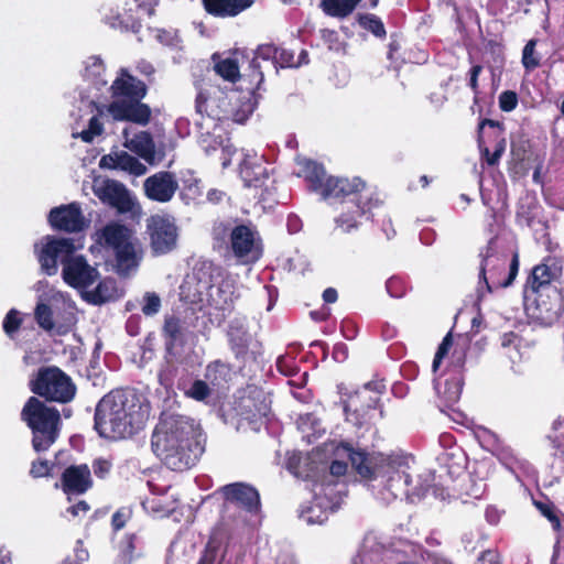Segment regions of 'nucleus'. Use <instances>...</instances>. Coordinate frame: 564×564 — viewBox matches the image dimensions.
<instances>
[{
    "instance_id": "obj_31",
    "label": "nucleus",
    "mask_w": 564,
    "mask_h": 564,
    "mask_svg": "<svg viewBox=\"0 0 564 564\" xmlns=\"http://www.w3.org/2000/svg\"><path fill=\"white\" fill-rule=\"evenodd\" d=\"M253 0H203L205 10L215 17H236L245 11Z\"/></svg>"
},
{
    "instance_id": "obj_17",
    "label": "nucleus",
    "mask_w": 564,
    "mask_h": 564,
    "mask_svg": "<svg viewBox=\"0 0 564 564\" xmlns=\"http://www.w3.org/2000/svg\"><path fill=\"white\" fill-rule=\"evenodd\" d=\"M75 305L70 301L63 300V307L54 308L43 302H39L34 310V318L37 325L46 332L56 330L66 333L75 324Z\"/></svg>"
},
{
    "instance_id": "obj_56",
    "label": "nucleus",
    "mask_w": 564,
    "mask_h": 564,
    "mask_svg": "<svg viewBox=\"0 0 564 564\" xmlns=\"http://www.w3.org/2000/svg\"><path fill=\"white\" fill-rule=\"evenodd\" d=\"M278 65L280 67H295L294 53L284 47H279V52L276 54L275 62H274L275 69H276Z\"/></svg>"
},
{
    "instance_id": "obj_4",
    "label": "nucleus",
    "mask_w": 564,
    "mask_h": 564,
    "mask_svg": "<svg viewBox=\"0 0 564 564\" xmlns=\"http://www.w3.org/2000/svg\"><path fill=\"white\" fill-rule=\"evenodd\" d=\"M149 410V404L134 391L113 390L97 403L94 427L104 438H128L144 427Z\"/></svg>"
},
{
    "instance_id": "obj_39",
    "label": "nucleus",
    "mask_w": 564,
    "mask_h": 564,
    "mask_svg": "<svg viewBox=\"0 0 564 564\" xmlns=\"http://www.w3.org/2000/svg\"><path fill=\"white\" fill-rule=\"evenodd\" d=\"M184 325L182 321L175 316L166 317L163 326V334L165 337V346L167 351L182 344L184 340Z\"/></svg>"
},
{
    "instance_id": "obj_14",
    "label": "nucleus",
    "mask_w": 564,
    "mask_h": 564,
    "mask_svg": "<svg viewBox=\"0 0 564 564\" xmlns=\"http://www.w3.org/2000/svg\"><path fill=\"white\" fill-rule=\"evenodd\" d=\"M31 390L46 400L59 403L72 401L76 394V386L70 377L56 367L40 369L36 378L31 381Z\"/></svg>"
},
{
    "instance_id": "obj_46",
    "label": "nucleus",
    "mask_w": 564,
    "mask_h": 564,
    "mask_svg": "<svg viewBox=\"0 0 564 564\" xmlns=\"http://www.w3.org/2000/svg\"><path fill=\"white\" fill-rule=\"evenodd\" d=\"M358 22L361 28L371 32L377 37H383L386 35V29L382 21L375 14H359Z\"/></svg>"
},
{
    "instance_id": "obj_44",
    "label": "nucleus",
    "mask_w": 564,
    "mask_h": 564,
    "mask_svg": "<svg viewBox=\"0 0 564 564\" xmlns=\"http://www.w3.org/2000/svg\"><path fill=\"white\" fill-rule=\"evenodd\" d=\"M143 509L154 517L163 518L167 517L176 508L175 500L165 501L161 497H152L142 501Z\"/></svg>"
},
{
    "instance_id": "obj_3",
    "label": "nucleus",
    "mask_w": 564,
    "mask_h": 564,
    "mask_svg": "<svg viewBox=\"0 0 564 564\" xmlns=\"http://www.w3.org/2000/svg\"><path fill=\"white\" fill-rule=\"evenodd\" d=\"M151 446L162 463L175 471L192 468L204 453V438L194 419L176 413H162Z\"/></svg>"
},
{
    "instance_id": "obj_49",
    "label": "nucleus",
    "mask_w": 564,
    "mask_h": 564,
    "mask_svg": "<svg viewBox=\"0 0 564 564\" xmlns=\"http://www.w3.org/2000/svg\"><path fill=\"white\" fill-rule=\"evenodd\" d=\"M21 324V313L15 308H11L3 318L2 328L6 335L13 339Z\"/></svg>"
},
{
    "instance_id": "obj_8",
    "label": "nucleus",
    "mask_w": 564,
    "mask_h": 564,
    "mask_svg": "<svg viewBox=\"0 0 564 564\" xmlns=\"http://www.w3.org/2000/svg\"><path fill=\"white\" fill-rule=\"evenodd\" d=\"M112 101L107 106L108 113L116 121H129L145 126L150 121L151 109L141 102L147 95V85L132 76L126 68H121L107 88Z\"/></svg>"
},
{
    "instance_id": "obj_21",
    "label": "nucleus",
    "mask_w": 564,
    "mask_h": 564,
    "mask_svg": "<svg viewBox=\"0 0 564 564\" xmlns=\"http://www.w3.org/2000/svg\"><path fill=\"white\" fill-rule=\"evenodd\" d=\"M465 364V354L462 351H455L453 354L452 367L453 369L448 372V378L444 381L442 389V382L434 380V390L436 394L444 400L447 405L456 403L462 394L463 389V373L462 368Z\"/></svg>"
},
{
    "instance_id": "obj_25",
    "label": "nucleus",
    "mask_w": 564,
    "mask_h": 564,
    "mask_svg": "<svg viewBox=\"0 0 564 564\" xmlns=\"http://www.w3.org/2000/svg\"><path fill=\"white\" fill-rule=\"evenodd\" d=\"M554 278V272L546 264L535 265L532 270L531 276L528 279L525 286V297H529V292L533 294H538V297L534 299L536 303V308L543 313L549 312L550 308L546 307L545 302L542 300L541 291L547 290L552 291L554 296L557 299L558 294L555 289L550 288V283Z\"/></svg>"
},
{
    "instance_id": "obj_54",
    "label": "nucleus",
    "mask_w": 564,
    "mask_h": 564,
    "mask_svg": "<svg viewBox=\"0 0 564 564\" xmlns=\"http://www.w3.org/2000/svg\"><path fill=\"white\" fill-rule=\"evenodd\" d=\"M453 345V338H452V334L448 333L442 340L441 345L438 346V349L435 354V357H434V360H433V365H432V369L434 372L437 371L443 358L448 354L451 347Z\"/></svg>"
},
{
    "instance_id": "obj_30",
    "label": "nucleus",
    "mask_w": 564,
    "mask_h": 564,
    "mask_svg": "<svg viewBox=\"0 0 564 564\" xmlns=\"http://www.w3.org/2000/svg\"><path fill=\"white\" fill-rule=\"evenodd\" d=\"M123 145L148 162L154 159V142L149 132H132L130 128L122 130Z\"/></svg>"
},
{
    "instance_id": "obj_18",
    "label": "nucleus",
    "mask_w": 564,
    "mask_h": 564,
    "mask_svg": "<svg viewBox=\"0 0 564 564\" xmlns=\"http://www.w3.org/2000/svg\"><path fill=\"white\" fill-rule=\"evenodd\" d=\"M148 232L152 251L155 254H165L176 247L177 227L174 219L169 216L154 215L148 219Z\"/></svg>"
},
{
    "instance_id": "obj_36",
    "label": "nucleus",
    "mask_w": 564,
    "mask_h": 564,
    "mask_svg": "<svg viewBox=\"0 0 564 564\" xmlns=\"http://www.w3.org/2000/svg\"><path fill=\"white\" fill-rule=\"evenodd\" d=\"M496 455L499 462L513 474L518 480H520L521 475L528 474L530 470V464L525 459L518 457L510 448L502 447L498 449Z\"/></svg>"
},
{
    "instance_id": "obj_33",
    "label": "nucleus",
    "mask_w": 564,
    "mask_h": 564,
    "mask_svg": "<svg viewBox=\"0 0 564 564\" xmlns=\"http://www.w3.org/2000/svg\"><path fill=\"white\" fill-rule=\"evenodd\" d=\"M341 446L354 449L347 443L330 442V443L324 444V448H323L324 453L330 454L333 456V459L329 465V476H327V478H332V477L338 478V477L344 476L347 471L348 466H347V463L345 459H349L350 462H351V459L349 456L340 455L338 453V448Z\"/></svg>"
},
{
    "instance_id": "obj_1",
    "label": "nucleus",
    "mask_w": 564,
    "mask_h": 564,
    "mask_svg": "<svg viewBox=\"0 0 564 564\" xmlns=\"http://www.w3.org/2000/svg\"><path fill=\"white\" fill-rule=\"evenodd\" d=\"M297 175L304 177L312 192L319 194L323 200L338 212L334 223L344 234L357 230L378 205V199L373 198L366 182L358 176L327 175L324 166L312 160L300 162Z\"/></svg>"
},
{
    "instance_id": "obj_52",
    "label": "nucleus",
    "mask_w": 564,
    "mask_h": 564,
    "mask_svg": "<svg viewBox=\"0 0 564 564\" xmlns=\"http://www.w3.org/2000/svg\"><path fill=\"white\" fill-rule=\"evenodd\" d=\"M386 289L390 296L400 299L406 293V283L399 276H392L387 281Z\"/></svg>"
},
{
    "instance_id": "obj_2",
    "label": "nucleus",
    "mask_w": 564,
    "mask_h": 564,
    "mask_svg": "<svg viewBox=\"0 0 564 564\" xmlns=\"http://www.w3.org/2000/svg\"><path fill=\"white\" fill-rule=\"evenodd\" d=\"M338 453L350 457L351 466L362 478L368 479L375 497L386 503L403 496L411 501L422 499L430 489V485L423 482L421 478L413 480L412 456L368 454L361 449L343 446L338 448Z\"/></svg>"
},
{
    "instance_id": "obj_6",
    "label": "nucleus",
    "mask_w": 564,
    "mask_h": 564,
    "mask_svg": "<svg viewBox=\"0 0 564 564\" xmlns=\"http://www.w3.org/2000/svg\"><path fill=\"white\" fill-rule=\"evenodd\" d=\"M180 296L198 310L213 307L226 311L239 294L234 276L212 263H203L186 275L180 286Z\"/></svg>"
},
{
    "instance_id": "obj_41",
    "label": "nucleus",
    "mask_w": 564,
    "mask_h": 564,
    "mask_svg": "<svg viewBox=\"0 0 564 564\" xmlns=\"http://www.w3.org/2000/svg\"><path fill=\"white\" fill-rule=\"evenodd\" d=\"M361 0H322L321 8L325 14L344 19L348 17Z\"/></svg>"
},
{
    "instance_id": "obj_48",
    "label": "nucleus",
    "mask_w": 564,
    "mask_h": 564,
    "mask_svg": "<svg viewBox=\"0 0 564 564\" xmlns=\"http://www.w3.org/2000/svg\"><path fill=\"white\" fill-rule=\"evenodd\" d=\"M178 375V368L173 362L165 361L159 371L158 378L159 382L166 390H170L174 387L176 376Z\"/></svg>"
},
{
    "instance_id": "obj_63",
    "label": "nucleus",
    "mask_w": 564,
    "mask_h": 564,
    "mask_svg": "<svg viewBox=\"0 0 564 564\" xmlns=\"http://www.w3.org/2000/svg\"><path fill=\"white\" fill-rule=\"evenodd\" d=\"M175 129L180 137L184 138L191 133V122L187 118L181 117L175 121Z\"/></svg>"
},
{
    "instance_id": "obj_58",
    "label": "nucleus",
    "mask_w": 564,
    "mask_h": 564,
    "mask_svg": "<svg viewBox=\"0 0 564 564\" xmlns=\"http://www.w3.org/2000/svg\"><path fill=\"white\" fill-rule=\"evenodd\" d=\"M321 36L329 50L338 51L341 43L339 42L338 33L334 30L324 29L321 30Z\"/></svg>"
},
{
    "instance_id": "obj_43",
    "label": "nucleus",
    "mask_w": 564,
    "mask_h": 564,
    "mask_svg": "<svg viewBox=\"0 0 564 564\" xmlns=\"http://www.w3.org/2000/svg\"><path fill=\"white\" fill-rule=\"evenodd\" d=\"M139 536L134 533L126 534L118 543V554L115 564H131L134 560V551L138 549Z\"/></svg>"
},
{
    "instance_id": "obj_59",
    "label": "nucleus",
    "mask_w": 564,
    "mask_h": 564,
    "mask_svg": "<svg viewBox=\"0 0 564 564\" xmlns=\"http://www.w3.org/2000/svg\"><path fill=\"white\" fill-rule=\"evenodd\" d=\"M111 469V463L104 458H97L93 463L94 474L99 478H105Z\"/></svg>"
},
{
    "instance_id": "obj_13",
    "label": "nucleus",
    "mask_w": 564,
    "mask_h": 564,
    "mask_svg": "<svg viewBox=\"0 0 564 564\" xmlns=\"http://www.w3.org/2000/svg\"><path fill=\"white\" fill-rule=\"evenodd\" d=\"M345 484L327 479L313 486V501L300 512V518L307 524H322L328 514L336 511L343 500Z\"/></svg>"
},
{
    "instance_id": "obj_20",
    "label": "nucleus",
    "mask_w": 564,
    "mask_h": 564,
    "mask_svg": "<svg viewBox=\"0 0 564 564\" xmlns=\"http://www.w3.org/2000/svg\"><path fill=\"white\" fill-rule=\"evenodd\" d=\"M48 224L55 230L79 232L88 226L78 203L54 207L48 214Z\"/></svg>"
},
{
    "instance_id": "obj_29",
    "label": "nucleus",
    "mask_w": 564,
    "mask_h": 564,
    "mask_svg": "<svg viewBox=\"0 0 564 564\" xmlns=\"http://www.w3.org/2000/svg\"><path fill=\"white\" fill-rule=\"evenodd\" d=\"M239 173L247 187H259L268 177L267 169L262 163V156L257 153H242Z\"/></svg>"
},
{
    "instance_id": "obj_62",
    "label": "nucleus",
    "mask_w": 564,
    "mask_h": 564,
    "mask_svg": "<svg viewBox=\"0 0 564 564\" xmlns=\"http://www.w3.org/2000/svg\"><path fill=\"white\" fill-rule=\"evenodd\" d=\"M333 358L337 362H344L348 358V347L343 343L336 344L333 349Z\"/></svg>"
},
{
    "instance_id": "obj_37",
    "label": "nucleus",
    "mask_w": 564,
    "mask_h": 564,
    "mask_svg": "<svg viewBox=\"0 0 564 564\" xmlns=\"http://www.w3.org/2000/svg\"><path fill=\"white\" fill-rule=\"evenodd\" d=\"M278 370L291 379L289 380V384L296 388H303L306 384L307 372L299 375V367L296 365L295 358L290 355L280 356L276 360Z\"/></svg>"
},
{
    "instance_id": "obj_57",
    "label": "nucleus",
    "mask_w": 564,
    "mask_h": 564,
    "mask_svg": "<svg viewBox=\"0 0 564 564\" xmlns=\"http://www.w3.org/2000/svg\"><path fill=\"white\" fill-rule=\"evenodd\" d=\"M131 509L129 507H122L120 509H118L113 514H112V518H111V525L115 531H119L121 530L126 522L130 519L131 517Z\"/></svg>"
},
{
    "instance_id": "obj_27",
    "label": "nucleus",
    "mask_w": 564,
    "mask_h": 564,
    "mask_svg": "<svg viewBox=\"0 0 564 564\" xmlns=\"http://www.w3.org/2000/svg\"><path fill=\"white\" fill-rule=\"evenodd\" d=\"M91 485L90 469L86 464L69 466L62 475V489L67 495H82Z\"/></svg>"
},
{
    "instance_id": "obj_53",
    "label": "nucleus",
    "mask_w": 564,
    "mask_h": 564,
    "mask_svg": "<svg viewBox=\"0 0 564 564\" xmlns=\"http://www.w3.org/2000/svg\"><path fill=\"white\" fill-rule=\"evenodd\" d=\"M156 40L165 46L172 48H181V39L175 31L158 30Z\"/></svg>"
},
{
    "instance_id": "obj_38",
    "label": "nucleus",
    "mask_w": 564,
    "mask_h": 564,
    "mask_svg": "<svg viewBox=\"0 0 564 564\" xmlns=\"http://www.w3.org/2000/svg\"><path fill=\"white\" fill-rule=\"evenodd\" d=\"M177 388L184 392V394L195 401L207 403L213 392L215 391L213 387L206 381L202 379L194 380L189 386H187L181 379L177 380Z\"/></svg>"
},
{
    "instance_id": "obj_12",
    "label": "nucleus",
    "mask_w": 564,
    "mask_h": 564,
    "mask_svg": "<svg viewBox=\"0 0 564 564\" xmlns=\"http://www.w3.org/2000/svg\"><path fill=\"white\" fill-rule=\"evenodd\" d=\"M97 241L110 249L116 258V269L120 275H127L139 265L141 254L137 239L123 225L110 223L97 232Z\"/></svg>"
},
{
    "instance_id": "obj_35",
    "label": "nucleus",
    "mask_w": 564,
    "mask_h": 564,
    "mask_svg": "<svg viewBox=\"0 0 564 564\" xmlns=\"http://www.w3.org/2000/svg\"><path fill=\"white\" fill-rule=\"evenodd\" d=\"M230 378V366L220 360H215L206 367L205 380L214 388V390L224 388Z\"/></svg>"
},
{
    "instance_id": "obj_10",
    "label": "nucleus",
    "mask_w": 564,
    "mask_h": 564,
    "mask_svg": "<svg viewBox=\"0 0 564 564\" xmlns=\"http://www.w3.org/2000/svg\"><path fill=\"white\" fill-rule=\"evenodd\" d=\"M214 239L226 242V249L238 264L249 265L258 262L263 254L262 239L251 226L243 224L231 226L229 223L216 224Z\"/></svg>"
},
{
    "instance_id": "obj_16",
    "label": "nucleus",
    "mask_w": 564,
    "mask_h": 564,
    "mask_svg": "<svg viewBox=\"0 0 564 564\" xmlns=\"http://www.w3.org/2000/svg\"><path fill=\"white\" fill-rule=\"evenodd\" d=\"M105 72L104 62L99 56H89L84 62L83 77L88 86L78 89V108L80 111L85 110L91 113L98 110L100 112L97 99L99 98V93L106 88L108 83L105 78Z\"/></svg>"
},
{
    "instance_id": "obj_5",
    "label": "nucleus",
    "mask_w": 564,
    "mask_h": 564,
    "mask_svg": "<svg viewBox=\"0 0 564 564\" xmlns=\"http://www.w3.org/2000/svg\"><path fill=\"white\" fill-rule=\"evenodd\" d=\"M34 251L42 271L47 275L55 274L58 262H61L65 283L79 290L83 296L100 278L98 270L90 265L83 256H74L73 239L47 235L34 245Z\"/></svg>"
},
{
    "instance_id": "obj_28",
    "label": "nucleus",
    "mask_w": 564,
    "mask_h": 564,
    "mask_svg": "<svg viewBox=\"0 0 564 564\" xmlns=\"http://www.w3.org/2000/svg\"><path fill=\"white\" fill-rule=\"evenodd\" d=\"M101 169L121 170L134 176L145 174L147 166L123 150H111L99 161Z\"/></svg>"
},
{
    "instance_id": "obj_45",
    "label": "nucleus",
    "mask_w": 564,
    "mask_h": 564,
    "mask_svg": "<svg viewBox=\"0 0 564 564\" xmlns=\"http://www.w3.org/2000/svg\"><path fill=\"white\" fill-rule=\"evenodd\" d=\"M215 130L216 129H209V133H208L207 129H203V130L198 129V132H199L198 143H199L200 148L207 154H209L213 151H217L219 148L221 149V152L224 154H226V153L229 154L230 147L223 144V140L220 139V137L215 135Z\"/></svg>"
},
{
    "instance_id": "obj_40",
    "label": "nucleus",
    "mask_w": 564,
    "mask_h": 564,
    "mask_svg": "<svg viewBox=\"0 0 564 564\" xmlns=\"http://www.w3.org/2000/svg\"><path fill=\"white\" fill-rule=\"evenodd\" d=\"M109 12L104 13V21L112 29H119L121 31H131L138 33L141 24L138 19L131 14H120L112 9H108Z\"/></svg>"
},
{
    "instance_id": "obj_32",
    "label": "nucleus",
    "mask_w": 564,
    "mask_h": 564,
    "mask_svg": "<svg viewBox=\"0 0 564 564\" xmlns=\"http://www.w3.org/2000/svg\"><path fill=\"white\" fill-rule=\"evenodd\" d=\"M120 296L117 282L113 279L106 278L100 280L94 290L85 292L84 299L95 305L115 301Z\"/></svg>"
},
{
    "instance_id": "obj_64",
    "label": "nucleus",
    "mask_w": 564,
    "mask_h": 564,
    "mask_svg": "<svg viewBox=\"0 0 564 564\" xmlns=\"http://www.w3.org/2000/svg\"><path fill=\"white\" fill-rule=\"evenodd\" d=\"M215 560L216 550L212 545V542H209L197 564H215Z\"/></svg>"
},
{
    "instance_id": "obj_42",
    "label": "nucleus",
    "mask_w": 564,
    "mask_h": 564,
    "mask_svg": "<svg viewBox=\"0 0 564 564\" xmlns=\"http://www.w3.org/2000/svg\"><path fill=\"white\" fill-rule=\"evenodd\" d=\"M213 59L216 74L225 80L235 83L241 77L237 58L230 56L220 58V56L215 54Z\"/></svg>"
},
{
    "instance_id": "obj_15",
    "label": "nucleus",
    "mask_w": 564,
    "mask_h": 564,
    "mask_svg": "<svg viewBox=\"0 0 564 564\" xmlns=\"http://www.w3.org/2000/svg\"><path fill=\"white\" fill-rule=\"evenodd\" d=\"M384 391L386 384L383 380L376 379L346 394L347 398L343 400L346 420L356 426H362L367 421L368 412L376 409L380 401V395Z\"/></svg>"
},
{
    "instance_id": "obj_23",
    "label": "nucleus",
    "mask_w": 564,
    "mask_h": 564,
    "mask_svg": "<svg viewBox=\"0 0 564 564\" xmlns=\"http://www.w3.org/2000/svg\"><path fill=\"white\" fill-rule=\"evenodd\" d=\"M143 186L144 192L150 199L166 203L174 196L178 188V183L174 174L170 172H159L149 176L144 181Z\"/></svg>"
},
{
    "instance_id": "obj_47",
    "label": "nucleus",
    "mask_w": 564,
    "mask_h": 564,
    "mask_svg": "<svg viewBox=\"0 0 564 564\" xmlns=\"http://www.w3.org/2000/svg\"><path fill=\"white\" fill-rule=\"evenodd\" d=\"M536 43L535 39H531L522 51V65L528 72L535 69L540 65V56L535 52Z\"/></svg>"
},
{
    "instance_id": "obj_51",
    "label": "nucleus",
    "mask_w": 564,
    "mask_h": 564,
    "mask_svg": "<svg viewBox=\"0 0 564 564\" xmlns=\"http://www.w3.org/2000/svg\"><path fill=\"white\" fill-rule=\"evenodd\" d=\"M161 307V299L154 292H147L143 296L142 313L147 316H152L159 313Z\"/></svg>"
},
{
    "instance_id": "obj_55",
    "label": "nucleus",
    "mask_w": 564,
    "mask_h": 564,
    "mask_svg": "<svg viewBox=\"0 0 564 564\" xmlns=\"http://www.w3.org/2000/svg\"><path fill=\"white\" fill-rule=\"evenodd\" d=\"M518 106V95L513 90H505L499 95V108L505 112L513 111Z\"/></svg>"
},
{
    "instance_id": "obj_11",
    "label": "nucleus",
    "mask_w": 564,
    "mask_h": 564,
    "mask_svg": "<svg viewBox=\"0 0 564 564\" xmlns=\"http://www.w3.org/2000/svg\"><path fill=\"white\" fill-rule=\"evenodd\" d=\"M21 419L32 431L34 451H47L57 440L61 415L55 408L47 406L37 398L31 397L22 409Z\"/></svg>"
},
{
    "instance_id": "obj_7",
    "label": "nucleus",
    "mask_w": 564,
    "mask_h": 564,
    "mask_svg": "<svg viewBox=\"0 0 564 564\" xmlns=\"http://www.w3.org/2000/svg\"><path fill=\"white\" fill-rule=\"evenodd\" d=\"M258 94L248 88L246 91L230 90L225 93L220 89L206 95L199 91L195 100L197 129H217L219 122L232 121L245 123L254 111L258 105Z\"/></svg>"
},
{
    "instance_id": "obj_61",
    "label": "nucleus",
    "mask_w": 564,
    "mask_h": 564,
    "mask_svg": "<svg viewBox=\"0 0 564 564\" xmlns=\"http://www.w3.org/2000/svg\"><path fill=\"white\" fill-rule=\"evenodd\" d=\"M477 564H501L500 555L495 550H486L479 555Z\"/></svg>"
},
{
    "instance_id": "obj_50",
    "label": "nucleus",
    "mask_w": 564,
    "mask_h": 564,
    "mask_svg": "<svg viewBox=\"0 0 564 564\" xmlns=\"http://www.w3.org/2000/svg\"><path fill=\"white\" fill-rule=\"evenodd\" d=\"M78 111L80 112L79 109H78ZM82 113L89 115L85 110H82ZM90 115H93V116L90 117V119L88 121V128L83 130L79 133V137L85 142H91L96 137L100 135L104 131L102 123L100 122L98 116L94 115V112H91Z\"/></svg>"
},
{
    "instance_id": "obj_24",
    "label": "nucleus",
    "mask_w": 564,
    "mask_h": 564,
    "mask_svg": "<svg viewBox=\"0 0 564 564\" xmlns=\"http://www.w3.org/2000/svg\"><path fill=\"white\" fill-rule=\"evenodd\" d=\"M278 52L279 47L273 44H262L256 50L254 56L249 63V73L243 75V77L249 78V87L247 88L253 94L261 89L264 79L260 61L270 62L271 66L274 67Z\"/></svg>"
},
{
    "instance_id": "obj_9",
    "label": "nucleus",
    "mask_w": 564,
    "mask_h": 564,
    "mask_svg": "<svg viewBox=\"0 0 564 564\" xmlns=\"http://www.w3.org/2000/svg\"><path fill=\"white\" fill-rule=\"evenodd\" d=\"M478 297L482 299L495 289L507 288L514 280L519 270L518 256L508 264V257L499 251L497 239L491 238L479 252Z\"/></svg>"
},
{
    "instance_id": "obj_22",
    "label": "nucleus",
    "mask_w": 564,
    "mask_h": 564,
    "mask_svg": "<svg viewBox=\"0 0 564 564\" xmlns=\"http://www.w3.org/2000/svg\"><path fill=\"white\" fill-rule=\"evenodd\" d=\"M226 500V507L235 505L248 512H257L260 506L258 491L246 484L236 482L226 485L221 488Z\"/></svg>"
},
{
    "instance_id": "obj_19",
    "label": "nucleus",
    "mask_w": 564,
    "mask_h": 564,
    "mask_svg": "<svg viewBox=\"0 0 564 564\" xmlns=\"http://www.w3.org/2000/svg\"><path fill=\"white\" fill-rule=\"evenodd\" d=\"M93 191L104 204L116 208L119 213H128L133 209V197L126 186L117 181L95 180Z\"/></svg>"
},
{
    "instance_id": "obj_26",
    "label": "nucleus",
    "mask_w": 564,
    "mask_h": 564,
    "mask_svg": "<svg viewBox=\"0 0 564 564\" xmlns=\"http://www.w3.org/2000/svg\"><path fill=\"white\" fill-rule=\"evenodd\" d=\"M238 415L250 423H257L270 412V404L267 402L261 390H252L250 394L241 397L237 405Z\"/></svg>"
},
{
    "instance_id": "obj_60",
    "label": "nucleus",
    "mask_w": 564,
    "mask_h": 564,
    "mask_svg": "<svg viewBox=\"0 0 564 564\" xmlns=\"http://www.w3.org/2000/svg\"><path fill=\"white\" fill-rule=\"evenodd\" d=\"M30 474L34 478L44 477L50 474V466L47 460L33 462Z\"/></svg>"
},
{
    "instance_id": "obj_34",
    "label": "nucleus",
    "mask_w": 564,
    "mask_h": 564,
    "mask_svg": "<svg viewBox=\"0 0 564 564\" xmlns=\"http://www.w3.org/2000/svg\"><path fill=\"white\" fill-rule=\"evenodd\" d=\"M228 338L236 356H242L246 354L251 340V335L248 333L243 322L232 321L230 323Z\"/></svg>"
}]
</instances>
